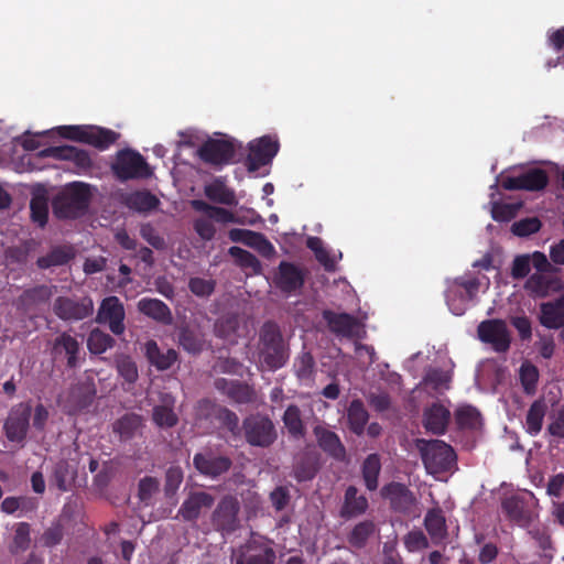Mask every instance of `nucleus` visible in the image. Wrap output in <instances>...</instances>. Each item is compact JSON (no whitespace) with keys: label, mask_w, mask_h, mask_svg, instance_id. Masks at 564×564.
I'll list each match as a JSON object with an SVG mask.
<instances>
[{"label":"nucleus","mask_w":564,"mask_h":564,"mask_svg":"<svg viewBox=\"0 0 564 564\" xmlns=\"http://www.w3.org/2000/svg\"><path fill=\"white\" fill-rule=\"evenodd\" d=\"M289 347L284 341L280 326L272 321L265 322L259 333V357L269 370L282 368L289 360Z\"/></svg>","instance_id":"obj_1"},{"label":"nucleus","mask_w":564,"mask_h":564,"mask_svg":"<svg viewBox=\"0 0 564 564\" xmlns=\"http://www.w3.org/2000/svg\"><path fill=\"white\" fill-rule=\"evenodd\" d=\"M91 193L88 184L73 182L52 202L53 213L59 219H77L86 214Z\"/></svg>","instance_id":"obj_2"},{"label":"nucleus","mask_w":564,"mask_h":564,"mask_svg":"<svg viewBox=\"0 0 564 564\" xmlns=\"http://www.w3.org/2000/svg\"><path fill=\"white\" fill-rule=\"evenodd\" d=\"M57 133L64 139L82 142L99 151L109 149L117 142L120 134L111 129L97 126H61Z\"/></svg>","instance_id":"obj_3"},{"label":"nucleus","mask_w":564,"mask_h":564,"mask_svg":"<svg viewBox=\"0 0 564 564\" xmlns=\"http://www.w3.org/2000/svg\"><path fill=\"white\" fill-rule=\"evenodd\" d=\"M111 171L120 182L145 180L152 175V170L145 159L137 151L123 149L117 152Z\"/></svg>","instance_id":"obj_4"},{"label":"nucleus","mask_w":564,"mask_h":564,"mask_svg":"<svg viewBox=\"0 0 564 564\" xmlns=\"http://www.w3.org/2000/svg\"><path fill=\"white\" fill-rule=\"evenodd\" d=\"M417 448L422 462L429 473H443L451 469L456 462V454L453 447L440 440H419Z\"/></svg>","instance_id":"obj_5"},{"label":"nucleus","mask_w":564,"mask_h":564,"mask_svg":"<svg viewBox=\"0 0 564 564\" xmlns=\"http://www.w3.org/2000/svg\"><path fill=\"white\" fill-rule=\"evenodd\" d=\"M242 430L246 442L254 447L268 448L278 438L272 420L262 414H251L243 419Z\"/></svg>","instance_id":"obj_6"},{"label":"nucleus","mask_w":564,"mask_h":564,"mask_svg":"<svg viewBox=\"0 0 564 564\" xmlns=\"http://www.w3.org/2000/svg\"><path fill=\"white\" fill-rule=\"evenodd\" d=\"M32 416L31 401L20 402L13 405L3 421V432L11 443L23 446L30 430Z\"/></svg>","instance_id":"obj_7"},{"label":"nucleus","mask_w":564,"mask_h":564,"mask_svg":"<svg viewBox=\"0 0 564 564\" xmlns=\"http://www.w3.org/2000/svg\"><path fill=\"white\" fill-rule=\"evenodd\" d=\"M193 466L204 477L217 479L232 467V459L212 447H204L193 457Z\"/></svg>","instance_id":"obj_8"},{"label":"nucleus","mask_w":564,"mask_h":564,"mask_svg":"<svg viewBox=\"0 0 564 564\" xmlns=\"http://www.w3.org/2000/svg\"><path fill=\"white\" fill-rule=\"evenodd\" d=\"M54 314L64 322H79L94 313V302L90 296H57L53 303Z\"/></svg>","instance_id":"obj_9"},{"label":"nucleus","mask_w":564,"mask_h":564,"mask_svg":"<svg viewBox=\"0 0 564 564\" xmlns=\"http://www.w3.org/2000/svg\"><path fill=\"white\" fill-rule=\"evenodd\" d=\"M275 551L269 540L252 535L238 549L236 564H274Z\"/></svg>","instance_id":"obj_10"},{"label":"nucleus","mask_w":564,"mask_h":564,"mask_svg":"<svg viewBox=\"0 0 564 564\" xmlns=\"http://www.w3.org/2000/svg\"><path fill=\"white\" fill-rule=\"evenodd\" d=\"M240 502L231 495L224 496L212 514V523L223 535L231 534L240 527Z\"/></svg>","instance_id":"obj_11"},{"label":"nucleus","mask_w":564,"mask_h":564,"mask_svg":"<svg viewBox=\"0 0 564 564\" xmlns=\"http://www.w3.org/2000/svg\"><path fill=\"white\" fill-rule=\"evenodd\" d=\"M480 341L489 344L496 352H507L511 345V335L507 323L500 318L485 319L477 326Z\"/></svg>","instance_id":"obj_12"},{"label":"nucleus","mask_w":564,"mask_h":564,"mask_svg":"<svg viewBox=\"0 0 564 564\" xmlns=\"http://www.w3.org/2000/svg\"><path fill=\"white\" fill-rule=\"evenodd\" d=\"M307 272L300 265L290 262L281 261L273 274L272 282L275 289L284 294H294L300 291L306 280Z\"/></svg>","instance_id":"obj_13"},{"label":"nucleus","mask_w":564,"mask_h":564,"mask_svg":"<svg viewBox=\"0 0 564 564\" xmlns=\"http://www.w3.org/2000/svg\"><path fill=\"white\" fill-rule=\"evenodd\" d=\"M534 496L532 494L512 495L501 502L507 518L519 527H528L534 519Z\"/></svg>","instance_id":"obj_14"},{"label":"nucleus","mask_w":564,"mask_h":564,"mask_svg":"<svg viewBox=\"0 0 564 564\" xmlns=\"http://www.w3.org/2000/svg\"><path fill=\"white\" fill-rule=\"evenodd\" d=\"M126 312L119 297L111 295L105 297L98 308L96 323L107 324L113 335L120 336L126 330Z\"/></svg>","instance_id":"obj_15"},{"label":"nucleus","mask_w":564,"mask_h":564,"mask_svg":"<svg viewBox=\"0 0 564 564\" xmlns=\"http://www.w3.org/2000/svg\"><path fill=\"white\" fill-rule=\"evenodd\" d=\"M235 153L234 142L225 139H208L197 150V154L203 162L215 166L231 163Z\"/></svg>","instance_id":"obj_16"},{"label":"nucleus","mask_w":564,"mask_h":564,"mask_svg":"<svg viewBox=\"0 0 564 564\" xmlns=\"http://www.w3.org/2000/svg\"><path fill=\"white\" fill-rule=\"evenodd\" d=\"M279 142L270 135H263L249 143V154L246 165L249 172H256L260 167L271 163L279 152Z\"/></svg>","instance_id":"obj_17"},{"label":"nucleus","mask_w":564,"mask_h":564,"mask_svg":"<svg viewBox=\"0 0 564 564\" xmlns=\"http://www.w3.org/2000/svg\"><path fill=\"white\" fill-rule=\"evenodd\" d=\"M549 184L547 173L539 167H532L517 176H506L501 186L507 191L539 192Z\"/></svg>","instance_id":"obj_18"},{"label":"nucleus","mask_w":564,"mask_h":564,"mask_svg":"<svg viewBox=\"0 0 564 564\" xmlns=\"http://www.w3.org/2000/svg\"><path fill=\"white\" fill-rule=\"evenodd\" d=\"M39 154L41 158L70 161L82 171H87L93 166L89 153L73 145L48 147L40 151Z\"/></svg>","instance_id":"obj_19"},{"label":"nucleus","mask_w":564,"mask_h":564,"mask_svg":"<svg viewBox=\"0 0 564 564\" xmlns=\"http://www.w3.org/2000/svg\"><path fill=\"white\" fill-rule=\"evenodd\" d=\"M323 318L329 330L338 337L354 338L359 333L358 319L348 313H336L330 310L323 312Z\"/></svg>","instance_id":"obj_20"},{"label":"nucleus","mask_w":564,"mask_h":564,"mask_svg":"<svg viewBox=\"0 0 564 564\" xmlns=\"http://www.w3.org/2000/svg\"><path fill=\"white\" fill-rule=\"evenodd\" d=\"M381 496L389 500L392 510L401 513L408 512L415 502L413 492L404 484L397 481L384 485Z\"/></svg>","instance_id":"obj_21"},{"label":"nucleus","mask_w":564,"mask_h":564,"mask_svg":"<svg viewBox=\"0 0 564 564\" xmlns=\"http://www.w3.org/2000/svg\"><path fill=\"white\" fill-rule=\"evenodd\" d=\"M215 502V497L206 491H191L178 509V516L184 521H196L203 509H209Z\"/></svg>","instance_id":"obj_22"},{"label":"nucleus","mask_w":564,"mask_h":564,"mask_svg":"<svg viewBox=\"0 0 564 564\" xmlns=\"http://www.w3.org/2000/svg\"><path fill=\"white\" fill-rule=\"evenodd\" d=\"M319 448L329 457L337 462H345L347 458L346 448L339 436L322 425H316L313 430Z\"/></svg>","instance_id":"obj_23"},{"label":"nucleus","mask_w":564,"mask_h":564,"mask_svg":"<svg viewBox=\"0 0 564 564\" xmlns=\"http://www.w3.org/2000/svg\"><path fill=\"white\" fill-rule=\"evenodd\" d=\"M228 238L232 242H241L250 248L257 249L263 257H270L274 253L273 245L261 232L232 228L228 231Z\"/></svg>","instance_id":"obj_24"},{"label":"nucleus","mask_w":564,"mask_h":564,"mask_svg":"<svg viewBox=\"0 0 564 564\" xmlns=\"http://www.w3.org/2000/svg\"><path fill=\"white\" fill-rule=\"evenodd\" d=\"M214 384L219 392L236 403L247 404L254 400V390L246 382L218 378Z\"/></svg>","instance_id":"obj_25"},{"label":"nucleus","mask_w":564,"mask_h":564,"mask_svg":"<svg viewBox=\"0 0 564 564\" xmlns=\"http://www.w3.org/2000/svg\"><path fill=\"white\" fill-rule=\"evenodd\" d=\"M369 502L366 496L359 494L355 486H348L344 494V500L339 509V517L344 520L358 518L366 513Z\"/></svg>","instance_id":"obj_26"},{"label":"nucleus","mask_w":564,"mask_h":564,"mask_svg":"<svg viewBox=\"0 0 564 564\" xmlns=\"http://www.w3.org/2000/svg\"><path fill=\"white\" fill-rule=\"evenodd\" d=\"M539 322L547 329L564 328V293L553 301L540 304Z\"/></svg>","instance_id":"obj_27"},{"label":"nucleus","mask_w":564,"mask_h":564,"mask_svg":"<svg viewBox=\"0 0 564 564\" xmlns=\"http://www.w3.org/2000/svg\"><path fill=\"white\" fill-rule=\"evenodd\" d=\"M55 290L56 286H48L45 284L26 289L19 296L18 305L26 313L32 312L39 306L48 303Z\"/></svg>","instance_id":"obj_28"},{"label":"nucleus","mask_w":564,"mask_h":564,"mask_svg":"<svg viewBox=\"0 0 564 564\" xmlns=\"http://www.w3.org/2000/svg\"><path fill=\"white\" fill-rule=\"evenodd\" d=\"M144 356L149 364L159 371L169 370L178 359V354L175 349L170 348L166 351H162L153 339L144 344Z\"/></svg>","instance_id":"obj_29"},{"label":"nucleus","mask_w":564,"mask_h":564,"mask_svg":"<svg viewBox=\"0 0 564 564\" xmlns=\"http://www.w3.org/2000/svg\"><path fill=\"white\" fill-rule=\"evenodd\" d=\"M76 476V467L66 459H59L54 464L48 480L51 486H55L61 492H66L72 489Z\"/></svg>","instance_id":"obj_30"},{"label":"nucleus","mask_w":564,"mask_h":564,"mask_svg":"<svg viewBox=\"0 0 564 564\" xmlns=\"http://www.w3.org/2000/svg\"><path fill=\"white\" fill-rule=\"evenodd\" d=\"M138 311L163 325H170L173 322V315L170 307L159 299L143 297L138 304Z\"/></svg>","instance_id":"obj_31"},{"label":"nucleus","mask_w":564,"mask_h":564,"mask_svg":"<svg viewBox=\"0 0 564 564\" xmlns=\"http://www.w3.org/2000/svg\"><path fill=\"white\" fill-rule=\"evenodd\" d=\"M121 202L129 209L144 214L156 209L160 205V199L147 189L127 193L122 195Z\"/></svg>","instance_id":"obj_32"},{"label":"nucleus","mask_w":564,"mask_h":564,"mask_svg":"<svg viewBox=\"0 0 564 564\" xmlns=\"http://www.w3.org/2000/svg\"><path fill=\"white\" fill-rule=\"evenodd\" d=\"M449 411L440 403H433L424 412L423 424L424 427L436 435L445 433L447 424L449 422Z\"/></svg>","instance_id":"obj_33"},{"label":"nucleus","mask_w":564,"mask_h":564,"mask_svg":"<svg viewBox=\"0 0 564 564\" xmlns=\"http://www.w3.org/2000/svg\"><path fill=\"white\" fill-rule=\"evenodd\" d=\"M53 351L56 355L64 354L67 357L68 368L74 369L78 366V354L80 351V344L74 336H72L67 332H63L54 339Z\"/></svg>","instance_id":"obj_34"},{"label":"nucleus","mask_w":564,"mask_h":564,"mask_svg":"<svg viewBox=\"0 0 564 564\" xmlns=\"http://www.w3.org/2000/svg\"><path fill=\"white\" fill-rule=\"evenodd\" d=\"M205 196L217 204L236 206L238 204L236 193L228 187L221 177L215 178L210 184L204 187Z\"/></svg>","instance_id":"obj_35"},{"label":"nucleus","mask_w":564,"mask_h":564,"mask_svg":"<svg viewBox=\"0 0 564 564\" xmlns=\"http://www.w3.org/2000/svg\"><path fill=\"white\" fill-rule=\"evenodd\" d=\"M544 273H533L524 284L525 290L535 297H545L551 291H556L561 288L558 279L547 276Z\"/></svg>","instance_id":"obj_36"},{"label":"nucleus","mask_w":564,"mask_h":564,"mask_svg":"<svg viewBox=\"0 0 564 564\" xmlns=\"http://www.w3.org/2000/svg\"><path fill=\"white\" fill-rule=\"evenodd\" d=\"M424 527L434 544L443 542L447 536L446 520L440 508H433L426 512Z\"/></svg>","instance_id":"obj_37"},{"label":"nucleus","mask_w":564,"mask_h":564,"mask_svg":"<svg viewBox=\"0 0 564 564\" xmlns=\"http://www.w3.org/2000/svg\"><path fill=\"white\" fill-rule=\"evenodd\" d=\"M547 411V405L543 399H539L532 402L527 415L524 429L525 432L531 436L540 434L543 427L544 417Z\"/></svg>","instance_id":"obj_38"},{"label":"nucleus","mask_w":564,"mask_h":564,"mask_svg":"<svg viewBox=\"0 0 564 564\" xmlns=\"http://www.w3.org/2000/svg\"><path fill=\"white\" fill-rule=\"evenodd\" d=\"M381 473V458L377 453L369 454L361 464V476L366 488L375 491L379 486V476Z\"/></svg>","instance_id":"obj_39"},{"label":"nucleus","mask_w":564,"mask_h":564,"mask_svg":"<svg viewBox=\"0 0 564 564\" xmlns=\"http://www.w3.org/2000/svg\"><path fill=\"white\" fill-rule=\"evenodd\" d=\"M142 427V417L135 413H127L118 419L112 430L118 434L121 441H129L133 438L137 432Z\"/></svg>","instance_id":"obj_40"},{"label":"nucleus","mask_w":564,"mask_h":564,"mask_svg":"<svg viewBox=\"0 0 564 564\" xmlns=\"http://www.w3.org/2000/svg\"><path fill=\"white\" fill-rule=\"evenodd\" d=\"M174 399L170 395L163 400V404L155 405L152 411V420L153 422L162 427L170 429L177 424L178 417L174 412Z\"/></svg>","instance_id":"obj_41"},{"label":"nucleus","mask_w":564,"mask_h":564,"mask_svg":"<svg viewBox=\"0 0 564 564\" xmlns=\"http://www.w3.org/2000/svg\"><path fill=\"white\" fill-rule=\"evenodd\" d=\"M288 433L295 440H301L306 434V427L302 420V413L297 405L290 404L282 416Z\"/></svg>","instance_id":"obj_42"},{"label":"nucleus","mask_w":564,"mask_h":564,"mask_svg":"<svg viewBox=\"0 0 564 564\" xmlns=\"http://www.w3.org/2000/svg\"><path fill=\"white\" fill-rule=\"evenodd\" d=\"M177 343L191 355H199L205 348L204 336L189 327H182L178 330Z\"/></svg>","instance_id":"obj_43"},{"label":"nucleus","mask_w":564,"mask_h":564,"mask_svg":"<svg viewBox=\"0 0 564 564\" xmlns=\"http://www.w3.org/2000/svg\"><path fill=\"white\" fill-rule=\"evenodd\" d=\"M368 419L369 414L362 401L359 399L352 400L347 410V420L350 431L356 435H361L365 431Z\"/></svg>","instance_id":"obj_44"},{"label":"nucleus","mask_w":564,"mask_h":564,"mask_svg":"<svg viewBox=\"0 0 564 564\" xmlns=\"http://www.w3.org/2000/svg\"><path fill=\"white\" fill-rule=\"evenodd\" d=\"M376 529V523L372 520L360 521L347 535V541L352 547L362 549L366 546L368 540L375 534Z\"/></svg>","instance_id":"obj_45"},{"label":"nucleus","mask_w":564,"mask_h":564,"mask_svg":"<svg viewBox=\"0 0 564 564\" xmlns=\"http://www.w3.org/2000/svg\"><path fill=\"white\" fill-rule=\"evenodd\" d=\"M74 257L72 248L68 247H55L45 256L40 257L36 260V264L40 269H48L52 267H59L68 263Z\"/></svg>","instance_id":"obj_46"},{"label":"nucleus","mask_w":564,"mask_h":564,"mask_svg":"<svg viewBox=\"0 0 564 564\" xmlns=\"http://www.w3.org/2000/svg\"><path fill=\"white\" fill-rule=\"evenodd\" d=\"M455 422L460 430H477L481 426L480 412L473 405H463L455 412Z\"/></svg>","instance_id":"obj_47"},{"label":"nucleus","mask_w":564,"mask_h":564,"mask_svg":"<svg viewBox=\"0 0 564 564\" xmlns=\"http://www.w3.org/2000/svg\"><path fill=\"white\" fill-rule=\"evenodd\" d=\"M228 253L241 269L251 270L254 274L261 273L262 264L253 253L237 246L230 247Z\"/></svg>","instance_id":"obj_48"},{"label":"nucleus","mask_w":564,"mask_h":564,"mask_svg":"<svg viewBox=\"0 0 564 564\" xmlns=\"http://www.w3.org/2000/svg\"><path fill=\"white\" fill-rule=\"evenodd\" d=\"M115 344V338L99 328H94L87 338V348L94 355L104 354L112 348Z\"/></svg>","instance_id":"obj_49"},{"label":"nucleus","mask_w":564,"mask_h":564,"mask_svg":"<svg viewBox=\"0 0 564 564\" xmlns=\"http://www.w3.org/2000/svg\"><path fill=\"white\" fill-rule=\"evenodd\" d=\"M445 299L447 306L453 314L460 316L465 313L467 304L465 300V293L457 283L456 279L447 288L445 292Z\"/></svg>","instance_id":"obj_50"},{"label":"nucleus","mask_w":564,"mask_h":564,"mask_svg":"<svg viewBox=\"0 0 564 564\" xmlns=\"http://www.w3.org/2000/svg\"><path fill=\"white\" fill-rule=\"evenodd\" d=\"M239 327V322L235 315H225L219 317L214 325V333L218 338L234 343Z\"/></svg>","instance_id":"obj_51"},{"label":"nucleus","mask_w":564,"mask_h":564,"mask_svg":"<svg viewBox=\"0 0 564 564\" xmlns=\"http://www.w3.org/2000/svg\"><path fill=\"white\" fill-rule=\"evenodd\" d=\"M520 382L527 394H533L536 390L539 370L531 362H523L519 371Z\"/></svg>","instance_id":"obj_52"},{"label":"nucleus","mask_w":564,"mask_h":564,"mask_svg":"<svg viewBox=\"0 0 564 564\" xmlns=\"http://www.w3.org/2000/svg\"><path fill=\"white\" fill-rule=\"evenodd\" d=\"M315 360L310 351H303L294 361L295 375L300 380H308L313 377Z\"/></svg>","instance_id":"obj_53"},{"label":"nucleus","mask_w":564,"mask_h":564,"mask_svg":"<svg viewBox=\"0 0 564 564\" xmlns=\"http://www.w3.org/2000/svg\"><path fill=\"white\" fill-rule=\"evenodd\" d=\"M184 474L180 466H170L165 471L164 494L166 498H172L183 482Z\"/></svg>","instance_id":"obj_54"},{"label":"nucleus","mask_w":564,"mask_h":564,"mask_svg":"<svg viewBox=\"0 0 564 564\" xmlns=\"http://www.w3.org/2000/svg\"><path fill=\"white\" fill-rule=\"evenodd\" d=\"M31 218L40 227H44L48 219V204L44 196H34L30 202Z\"/></svg>","instance_id":"obj_55"},{"label":"nucleus","mask_w":564,"mask_h":564,"mask_svg":"<svg viewBox=\"0 0 564 564\" xmlns=\"http://www.w3.org/2000/svg\"><path fill=\"white\" fill-rule=\"evenodd\" d=\"M116 367L120 377L129 384H134L139 378L137 364L129 356H121L116 360Z\"/></svg>","instance_id":"obj_56"},{"label":"nucleus","mask_w":564,"mask_h":564,"mask_svg":"<svg viewBox=\"0 0 564 564\" xmlns=\"http://www.w3.org/2000/svg\"><path fill=\"white\" fill-rule=\"evenodd\" d=\"M542 227V223L538 217H528L514 221L511 226V232L518 237H528L538 232Z\"/></svg>","instance_id":"obj_57"},{"label":"nucleus","mask_w":564,"mask_h":564,"mask_svg":"<svg viewBox=\"0 0 564 564\" xmlns=\"http://www.w3.org/2000/svg\"><path fill=\"white\" fill-rule=\"evenodd\" d=\"M216 421L234 435H237L240 431L238 415L226 406H219Z\"/></svg>","instance_id":"obj_58"},{"label":"nucleus","mask_w":564,"mask_h":564,"mask_svg":"<svg viewBox=\"0 0 564 564\" xmlns=\"http://www.w3.org/2000/svg\"><path fill=\"white\" fill-rule=\"evenodd\" d=\"M519 205L509 203H495L491 208V217L496 221H510L519 210Z\"/></svg>","instance_id":"obj_59"},{"label":"nucleus","mask_w":564,"mask_h":564,"mask_svg":"<svg viewBox=\"0 0 564 564\" xmlns=\"http://www.w3.org/2000/svg\"><path fill=\"white\" fill-rule=\"evenodd\" d=\"M160 482L158 478L145 476L139 480L138 497L142 502H149L154 494L159 491Z\"/></svg>","instance_id":"obj_60"},{"label":"nucleus","mask_w":564,"mask_h":564,"mask_svg":"<svg viewBox=\"0 0 564 564\" xmlns=\"http://www.w3.org/2000/svg\"><path fill=\"white\" fill-rule=\"evenodd\" d=\"M219 404L210 399L198 401L196 406V419L199 421H213L217 419Z\"/></svg>","instance_id":"obj_61"},{"label":"nucleus","mask_w":564,"mask_h":564,"mask_svg":"<svg viewBox=\"0 0 564 564\" xmlns=\"http://www.w3.org/2000/svg\"><path fill=\"white\" fill-rule=\"evenodd\" d=\"M215 281L203 278H191L188 281V289L196 296H209L215 290Z\"/></svg>","instance_id":"obj_62"},{"label":"nucleus","mask_w":564,"mask_h":564,"mask_svg":"<svg viewBox=\"0 0 564 564\" xmlns=\"http://www.w3.org/2000/svg\"><path fill=\"white\" fill-rule=\"evenodd\" d=\"M140 236L156 250H163L166 247L165 239L151 224H143L141 226Z\"/></svg>","instance_id":"obj_63"},{"label":"nucleus","mask_w":564,"mask_h":564,"mask_svg":"<svg viewBox=\"0 0 564 564\" xmlns=\"http://www.w3.org/2000/svg\"><path fill=\"white\" fill-rule=\"evenodd\" d=\"M547 433L558 440L564 438V405L553 415L546 429Z\"/></svg>","instance_id":"obj_64"}]
</instances>
